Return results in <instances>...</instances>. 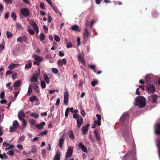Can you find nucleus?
Returning a JSON list of instances; mask_svg holds the SVG:
<instances>
[{"label":"nucleus","mask_w":160,"mask_h":160,"mask_svg":"<svg viewBox=\"0 0 160 160\" xmlns=\"http://www.w3.org/2000/svg\"><path fill=\"white\" fill-rule=\"evenodd\" d=\"M134 104L139 108H142L146 105V99L143 96H139L137 97L135 100Z\"/></svg>","instance_id":"nucleus-1"},{"label":"nucleus","mask_w":160,"mask_h":160,"mask_svg":"<svg viewBox=\"0 0 160 160\" xmlns=\"http://www.w3.org/2000/svg\"><path fill=\"white\" fill-rule=\"evenodd\" d=\"M129 118L128 113L127 112H125L123 113L121 116L120 119V121L122 124H124L128 122Z\"/></svg>","instance_id":"nucleus-2"},{"label":"nucleus","mask_w":160,"mask_h":160,"mask_svg":"<svg viewBox=\"0 0 160 160\" xmlns=\"http://www.w3.org/2000/svg\"><path fill=\"white\" fill-rule=\"evenodd\" d=\"M148 94L154 93L155 91V87L152 84H151L146 86Z\"/></svg>","instance_id":"nucleus-3"},{"label":"nucleus","mask_w":160,"mask_h":160,"mask_svg":"<svg viewBox=\"0 0 160 160\" xmlns=\"http://www.w3.org/2000/svg\"><path fill=\"white\" fill-rule=\"evenodd\" d=\"M30 14V11L28 8H24L21 9L20 15H22L25 17H27Z\"/></svg>","instance_id":"nucleus-4"},{"label":"nucleus","mask_w":160,"mask_h":160,"mask_svg":"<svg viewBox=\"0 0 160 160\" xmlns=\"http://www.w3.org/2000/svg\"><path fill=\"white\" fill-rule=\"evenodd\" d=\"M73 151L72 146L69 147L65 155V159L68 158L72 156Z\"/></svg>","instance_id":"nucleus-5"},{"label":"nucleus","mask_w":160,"mask_h":160,"mask_svg":"<svg viewBox=\"0 0 160 160\" xmlns=\"http://www.w3.org/2000/svg\"><path fill=\"white\" fill-rule=\"evenodd\" d=\"M19 127V124L17 121H14L12 124V126L10 127V132H13L16 128Z\"/></svg>","instance_id":"nucleus-6"},{"label":"nucleus","mask_w":160,"mask_h":160,"mask_svg":"<svg viewBox=\"0 0 160 160\" xmlns=\"http://www.w3.org/2000/svg\"><path fill=\"white\" fill-rule=\"evenodd\" d=\"M39 72L37 74H33L30 80V81L32 82H36L38 80V77H39L40 73V69L39 68Z\"/></svg>","instance_id":"nucleus-7"},{"label":"nucleus","mask_w":160,"mask_h":160,"mask_svg":"<svg viewBox=\"0 0 160 160\" xmlns=\"http://www.w3.org/2000/svg\"><path fill=\"white\" fill-rule=\"evenodd\" d=\"M30 23L34 30L36 32L37 34H38L39 31V28L35 22L31 20L30 21Z\"/></svg>","instance_id":"nucleus-8"},{"label":"nucleus","mask_w":160,"mask_h":160,"mask_svg":"<svg viewBox=\"0 0 160 160\" xmlns=\"http://www.w3.org/2000/svg\"><path fill=\"white\" fill-rule=\"evenodd\" d=\"M69 94L68 92H65L64 93L63 103L65 105H67L68 103Z\"/></svg>","instance_id":"nucleus-9"},{"label":"nucleus","mask_w":160,"mask_h":160,"mask_svg":"<svg viewBox=\"0 0 160 160\" xmlns=\"http://www.w3.org/2000/svg\"><path fill=\"white\" fill-rule=\"evenodd\" d=\"M158 96L156 94H153L152 95L149 96L148 97L149 100L153 102H156L158 98Z\"/></svg>","instance_id":"nucleus-10"},{"label":"nucleus","mask_w":160,"mask_h":160,"mask_svg":"<svg viewBox=\"0 0 160 160\" xmlns=\"http://www.w3.org/2000/svg\"><path fill=\"white\" fill-rule=\"evenodd\" d=\"M96 117L98 119V120L95 121L94 123L95 124L97 125L98 126H100L101 125V116L99 114H97L96 115Z\"/></svg>","instance_id":"nucleus-11"},{"label":"nucleus","mask_w":160,"mask_h":160,"mask_svg":"<svg viewBox=\"0 0 160 160\" xmlns=\"http://www.w3.org/2000/svg\"><path fill=\"white\" fill-rule=\"evenodd\" d=\"M71 29L73 31L76 32H79L81 31V29L78 25H72L71 28Z\"/></svg>","instance_id":"nucleus-12"},{"label":"nucleus","mask_w":160,"mask_h":160,"mask_svg":"<svg viewBox=\"0 0 160 160\" xmlns=\"http://www.w3.org/2000/svg\"><path fill=\"white\" fill-rule=\"evenodd\" d=\"M77 126L78 128H80L83 123V120L82 117L81 116L79 117V118L77 120Z\"/></svg>","instance_id":"nucleus-13"},{"label":"nucleus","mask_w":160,"mask_h":160,"mask_svg":"<svg viewBox=\"0 0 160 160\" xmlns=\"http://www.w3.org/2000/svg\"><path fill=\"white\" fill-rule=\"evenodd\" d=\"M64 140L65 139L63 136L61 137L59 139V143L58 144V145L61 149H62L63 144Z\"/></svg>","instance_id":"nucleus-14"},{"label":"nucleus","mask_w":160,"mask_h":160,"mask_svg":"<svg viewBox=\"0 0 160 160\" xmlns=\"http://www.w3.org/2000/svg\"><path fill=\"white\" fill-rule=\"evenodd\" d=\"M90 34V33H89L88 29L86 28L83 32V38L85 39H87L88 38V37Z\"/></svg>","instance_id":"nucleus-15"},{"label":"nucleus","mask_w":160,"mask_h":160,"mask_svg":"<svg viewBox=\"0 0 160 160\" xmlns=\"http://www.w3.org/2000/svg\"><path fill=\"white\" fill-rule=\"evenodd\" d=\"M79 147L84 152L87 153L88 151L87 147L82 142H80L79 144Z\"/></svg>","instance_id":"nucleus-16"},{"label":"nucleus","mask_w":160,"mask_h":160,"mask_svg":"<svg viewBox=\"0 0 160 160\" xmlns=\"http://www.w3.org/2000/svg\"><path fill=\"white\" fill-rule=\"evenodd\" d=\"M64 41L66 45V47L68 48H69L72 47V42L70 41H68V39L65 38Z\"/></svg>","instance_id":"nucleus-17"},{"label":"nucleus","mask_w":160,"mask_h":160,"mask_svg":"<svg viewBox=\"0 0 160 160\" xmlns=\"http://www.w3.org/2000/svg\"><path fill=\"white\" fill-rule=\"evenodd\" d=\"M32 57L37 61H42L43 60L42 58L41 57L35 54H33Z\"/></svg>","instance_id":"nucleus-18"},{"label":"nucleus","mask_w":160,"mask_h":160,"mask_svg":"<svg viewBox=\"0 0 160 160\" xmlns=\"http://www.w3.org/2000/svg\"><path fill=\"white\" fill-rule=\"evenodd\" d=\"M90 126V124H87L85 126L83 127L82 128V133L83 134H85L88 131L89 127Z\"/></svg>","instance_id":"nucleus-19"},{"label":"nucleus","mask_w":160,"mask_h":160,"mask_svg":"<svg viewBox=\"0 0 160 160\" xmlns=\"http://www.w3.org/2000/svg\"><path fill=\"white\" fill-rule=\"evenodd\" d=\"M155 130L156 134H160V124H157L156 125L155 127Z\"/></svg>","instance_id":"nucleus-20"},{"label":"nucleus","mask_w":160,"mask_h":160,"mask_svg":"<svg viewBox=\"0 0 160 160\" xmlns=\"http://www.w3.org/2000/svg\"><path fill=\"white\" fill-rule=\"evenodd\" d=\"M66 64V59L63 58L62 60H59L58 61V64L59 66H62L63 64Z\"/></svg>","instance_id":"nucleus-21"},{"label":"nucleus","mask_w":160,"mask_h":160,"mask_svg":"<svg viewBox=\"0 0 160 160\" xmlns=\"http://www.w3.org/2000/svg\"><path fill=\"white\" fill-rule=\"evenodd\" d=\"M25 114L22 111H20L19 112L18 114V116L19 119L21 120L22 118L24 117Z\"/></svg>","instance_id":"nucleus-22"},{"label":"nucleus","mask_w":160,"mask_h":160,"mask_svg":"<svg viewBox=\"0 0 160 160\" xmlns=\"http://www.w3.org/2000/svg\"><path fill=\"white\" fill-rule=\"evenodd\" d=\"M153 75L152 74L147 75L145 77V79L147 83H148L150 81L152 78V77Z\"/></svg>","instance_id":"nucleus-23"},{"label":"nucleus","mask_w":160,"mask_h":160,"mask_svg":"<svg viewBox=\"0 0 160 160\" xmlns=\"http://www.w3.org/2000/svg\"><path fill=\"white\" fill-rule=\"evenodd\" d=\"M78 58L79 61L81 62L83 65H85L86 62L83 58L81 56L80 54L78 55Z\"/></svg>","instance_id":"nucleus-24"},{"label":"nucleus","mask_w":160,"mask_h":160,"mask_svg":"<svg viewBox=\"0 0 160 160\" xmlns=\"http://www.w3.org/2000/svg\"><path fill=\"white\" fill-rule=\"evenodd\" d=\"M94 133L97 140L98 141H100L101 140V138L98 132L96 130H95L94 131Z\"/></svg>","instance_id":"nucleus-25"},{"label":"nucleus","mask_w":160,"mask_h":160,"mask_svg":"<svg viewBox=\"0 0 160 160\" xmlns=\"http://www.w3.org/2000/svg\"><path fill=\"white\" fill-rule=\"evenodd\" d=\"M21 80H18L16 81L13 84V87L14 88H17L19 87L21 84Z\"/></svg>","instance_id":"nucleus-26"},{"label":"nucleus","mask_w":160,"mask_h":160,"mask_svg":"<svg viewBox=\"0 0 160 160\" xmlns=\"http://www.w3.org/2000/svg\"><path fill=\"white\" fill-rule=\"evenodd\" d=\"M61 157L60 153L59 152H57L54 158V160H60Z\"/></svg>","instance_id":"nucleus-27"},{"label":"nucleus","mask_w":160,"mask_h":160,"mask_svg":"<svg viewBox=\"0 0 160 160\" xmlns=\"http://www.w3.org/2000/svg\"><path fill=\"white\" fill-rule=\"evenodd\" d=\"M68 135L71 139L72 140L74 139L75 137L72 130H71L69 131L68 132Z\"/></svg>","instance_id":"nucleus-28"},{"label":"nucleus","mask_w":160,"mask_h":160,"mask_svg":"<svg viewBox=\"0 0 160 160\" xmlns=\"http://www.w3.org/2000/svg\"><path fill=\"white\" fill-rule=\"evenodd\" d=\"M27 39L26 36H22L19 37L17 38V41L18 42H22L23 40L25 41Z\"/></svg>","instance_id":"nucleus-29"},{"label":"nucleus","mask_w":160,"mask_h":160,"mask_svg":"<svg viewBox=\"0 0 160 160\" xmlns=\"http://www.w3.org/2000/svg\"><path fill=\"white\" fill-rule=\"evenodd\" d=\"M18 64L11 63L8 66V68L9 69H12L18 67Z\"/></svg>","instance_id":"nucleus-30"},{"label":"nucleus","mask_w":160,"mask_h":160,"mask_svg":"<svg viewBox=\"0 0 160 160\" xmlns=\"http://www.w3.org/2000/svg\"><path fill=\"white\" fill-rule=\"evenodd\" d=\"M45 124L44 122H42L39 124L36 125V127L38 129H41L42 128L43 126H44Z\"/></svg>","instance_id":"nucleus-31"},{"label":"nucleus","mask_w":160,"mask_h":160,"mask_svg":"<svg viewBox=\"0 0 160 160\" xmlns=\"http://www.w3.org/2000/svg\"><path fill=\"white\" fill-rule=\"evenodd\" d=\"M43 77L45 81L46 82L47 84H48L50 82L49 79V77H48L47 75L46 74H44L43 75Z\"/></svg>","instance_id":"nucleus-32"},{"label":"nucleus","mask_w":160,"mask_h":160,"mask_svg":"<svg viewBox=\"0 0 160 160\" xmlns=\"http://www.w3.org/2000/svg\"><path fill=\"white\" fill-rule=\"evenodd\" d=\"M32 62L30 61H28V63L26 64L25 68H29L31 67Z\"/></svg>","instance_id":"nucleus-33"},{"label":"nucleus","mask_w":160,"mask_h":160,"mask_svg":"<svg viewBox=\"0 0 160 160\" xmlns=\"http://www.w3.org/2000/svg\"><path fill=\"white\" fill-rule=\"evenodd\" d=\"M25 138V137L24 135H22L19 138L18 142V143L20 142H21L23 141Z\"/></svg>","instance_id":"nucleus-34"},{"label":"nucleus","mask_w":160,"mask_h":160,"mask_svg":"<svg viewBox=\"0 0 160 160\" xmlns=\"http://www.w3.org/2000/svg\"><path fill=\"white\" fill-rule=\"evenodd\" d=\"M41 85L42 88H44L46 87V84L44 81H41Z\"/></svg>","instance_id":"nucleus-35"},{"label":"nucleus","mask_w":160,"mask_h":160,"mask_svg":"<svg viewBox=\"0 0 160 160\" xmlns=\"http://www.w3.org/2000/svg\"><path fill=\"white\" fill-rule=\"evenodd\" d=\"M11 16L13 21H15L16 20L17 16L14 12L12 13Z\"/></svg>","instance_id":"nucleus-36"},{"label":"nucleus","mask_w":160,"mask_h":160,"mask_svg":"<svg viewBox=\"0 0 160 160\" xmlns=\"http://www.w3.org/2000/svg\"><path fill=\"white\" fill-rule=\"evenodd\" d=\"M31 116L32 117H34L36 118H38L39 115L38 114H37L36 113H31Z\"/></svg>","instance_id":"nucleus-37"},{"label":"nucleus","mask_w":160,"mask_h":160,"mask_svg":"<svg viewBox=\"0 0 160 160\" xmlns=\"http://www.w3.org/2000/svg\"><path fill=\"white\" fill-rule=\"evenodd\" d=\"M8 157L7 156L6 153H4L3 154V156L0 154V158H1L2 159H6Z\"/></svg>","instance_id":"nucleus-38"},{"label":"nucleus","mask_w":160,"mask_h":160,"mask_svg":"<svg viewBox=\"0 0 160 160\" xmlns=\"http://www.w3.org/2000/svg\"><path fill=\"white\" fill-rule=\"evenodd\" d=\"M97 21V20H96L95 19H93L92 20L91 23H90V27H91V28H92V27L93 24L95 23Z\"/></svg>","instance_id":"nucleus-39"},{"label":"nucleus","mask_w":160,"mask_h":160,"mask_svg":"<svg viewBox=\"0 0 160 160\" xmlns=\"http://www.w3.org/2000/svg\"><path fill=\"white\" fill-rule=\"evenodd\" d=\"M54 39L57 42H58L60 41V38L58 36L54 35Z\"/></svg>","instance_id":"nucleus-40"},{"label":"nucleus","mask_w":160,"mask_h":160,"mask_svg":"<svg viewBox=\"0 0 160 160\" xmlns=\"http://www.w3.org/2000/svg\"><path fill=\"white\" fill-rule=\"evenodd\" d=\"M52 71L53 73L56 74L58 73V70L55 68H52Z\"/></svg>","instance_id":"nucleus-41"},{"label":"nucleus","mask_w":160,"mask_h":160,"mask_svg":"<svg viewBox=\"0 0 160 160\" xmlns=\"http://www.w3.org/2000/svg\"><path fill=\"white\" fill-rule=\"evenodd\" d=\"M40 38L41 41H42L45 39V35L43 33H41L40 35Z\"/></svg>","instance_id":"nucleus-42"},{"label":"nucleus","mask_w":160,"mask_h":160,"mask_svg":"<svg viewBox=\"0 0 160 160\" xmlns=\"http://www.w3.org/2000/svg\"><path fill=\"white\" fill-rule=\"evenodd\" d=\"M128 131L127 129L123 132V135L125 138L128 135Z\"/></svg>","instance_id":"nucleus-43"},{"label":"nucleus","mask_w":160,"mask_h":160,"mask_svg":"<svg viewBox=\"0 0 160 160\" xmlns=\"http://www.w3.org/2000/svg\"><path fill=\"white\" fill-rule=\"evenodd\" d=\"M48 132L47 130H45L43 131L40 132L39 134H38V135L39 136L40 135L42 136L43 135H45Z\"/></svg>","instance_id":"nucleus-44"},{"label":"nucleus","mask_w":160,"mask_h":160,"mask_svg":"<svg viewBox=\"0 0 160 160\" xmlns=\"http://www.w3.org/2000/svg\"><path fill=\"white\" fill-rule=\"evenodd\" d=\"M32 86L31 85L29 86L28 90V93H29V95L32 92Z\"/></svg>","instance_id":"nucleus-45"},{"label":"nucleus","mask_w":160,"mask_h":160,"mask_svg":"<svg viewBox=\"0 0 160 160\" xmlns=\"http://www.w3.org/2000/svg\"><path fill=\"white\" fill-rule=\"evenodd\" d=\"M14 154V152L13 150H10L7 152V154L8 155H10L11 156H12Z\"/></svg>","instance_id":"nucleus-46"},{"label":"nucleus","mask_w":160,"mask_h":160,"mask_svg":"<svg viewBox=\"0 0 160 160\" xmlns=\"http://www.w3.org/2000/svg\"><path fill=\"white\" fill-rule=\"evenodd\" d=\"M6 34L8 38H9L12 36V33L9 32H7Z\"/></svg>","instance_id":"nucleus-47"},{"label":"nucleus","mask_w":160,"mask_h":160,"mask_svg":"<svg viewBox=\"0 0 160 160\" xmlns=\"http://www.w3.org/2000/svg\"><path fill=\"white\" fill-rule=\"evenodd\" d=\"M98 81L96 80H94L91 83L92 85L93 86L95 87L96 85H97L98 84Z\"/></svg>","instance_id":"nucleus-48"},{"label":"nucleus","mask_w":160,"mask_h":160,"mask_svg":"<svg viewBox=\"0 0 160 160\" xmlns=\"http://www.w3.org/2000/svg\"><path fill=\"white\" fill-rule=\"evenodd\" d=\"M3 1L6 4H11L12 3V0H3Z\"/></svg>","instance_id":"nucleus-49"},{"label":"nucleus","mask_w":160,"mask_h":160,"mask_svg":"<svg viewBox=\"0 0 160 160\" xmlns=\"http://www.w3.org/2000/svg\"><path fill=\"white\" fill-rule=\"evenodd\" d=\"M34 90L37 92H38L39 91V87L38 86L35 85V84H34Z\"/></svg>","instance_id":"nucleus-50"},{"label":"nucleus","mask_w":160,"mask_h":160,"mask_svg":"<svg viewBox=\"0 0 160 160\" xmlns=\"http://www.w3.org/2000/svg\"><path fill=\"white\" fill-rule=\"evenodd\" d=\"M81 116H79L77 114H74L73 115V118L74 119H76L77 120L79 118V117Z\"/></svg>","instance_id":"nucleus-51"},{"label":"nucleus","mask_w":160,"mask_h":160,"mask_svg":"<svg viewBox=\"0 0 160 160\" xmlns=\"http://www.w3.org/2000/svg\"><path fill=\"white\" fill-rule=\"evenodd\" d=\"M69 110H70V109L69 108H68L66 109L65 112V117H67L68 116V113L69 111Z\"/></svg>","instance_id":"nucleus-52"},{"label":"nucleus","mask_w":160,"mask_h":160,"mask_svg":"<svg viewBox=\"0 0 160 160\" xmlns=\"http://www.w3.org/2000/svg\"><path fill=\"white\" fill-rule=\"evenodd\" d=\"M36 98V96L31 97L29 98V100L31 102H33L35 100Z\"/></svg>","instance_id":"nucleus-53"},{"label":"nucleus","mask_w":160,"mask_h":160,"mask_svg":"<svg viewBox=\"0 0 160 160\" xmlns=\"http://www.w3.org/2000/svg\"><path fill=\"white\" fill-rule=\"evenodd\" d=\"M4 48V46L2 44H0V53H1L2 50Z\"/></svg>","instance_id":"nucleus-54"},{"label":"nucleus","mask_w":160,"mask_h":160,"mask_svg":"<svg viewBox=\"0 0 160 160\" xmlns=\"http://www.w3.org/2000/svg\"><path fill=\"white\" fill-rule=\"evenodd\" d=\"M9 13L8 12H7L5 14L4 16V18L5 19H7L8 18V16L9 15Z\"/></svg>","instance_id":"nucleus-55"},{"label":"nucleus","mask_w":160,"mask_h":160,"mask_svg":"<svg viewBox=\"0 0 160 160\" xmlns=\"http://www.w3.org/2000/svg\"><path fill=\"white\" fill-rule=\"evenodd\" d=\"M18 74L17 73H15L13 74L12 77V79L13 80L15 79L16 78V77L18 76Z\"/></svg>","instance_id":"nucleus-56"},{"label":"nucleus","mask_w":160,"mask_h":160,"mask_svg":"<svg viewBox=\"0 0 160 160\" xmlns=\"http://www.w3.org/2000/svg\"><path fill=\"white\" fill-rule=\"evenodd\" d=\"M89 139L92 141H93L94 140L92 135L91 134H89L88 135Z\"/></svg>","instance_id":"nucleus-57"},{"label":"nucleus","mask_w":160,"mask_h":160,"mask_svg":"<svg viewBox=\"0 0 160 160\" xmlns=\"http://www.w3.org/2000/svg\"><path fill=\"white\" fill-rule=\"evenodd\" d=\"M46 153V151L45 149H43L42 151V154L43 157H45Z\"/></svg>","instance_id":"nucleus-58"},{"label":"nucleus","mask_w":160,"mask_h":160,"mask_svg":"<svg viewBox=\"0 0 160 160\" xmlns=\"http://www.w3.org/2000/svg\"><path fill=\"white\" fill-rule=\"evenodd\" d=\"M81 114L82 117H84L86 115V113L84 110L83 109L81 110Z\"/></svg>","instance_id":"nucleus-59"},{"label":"nucleus","mask_w":160,"mask_h":160,"mask_svg":"<svg viewBox=\"0 0 160 160\" xmlns=\"http://www.w3.org/2000/svg\"><path fill=\"white\" fill-rule=\"evenodd\" d=\"M22 122L23 126L24 127H25L27 124V122H26L25 120L24 119H22Z\"/></svg>","instance_id":"nucleus-60"},{"label":"nucleus","mask_w":160,"mask_h":160,"mask_svg":"<svg viewBox=\"0 0 160 160\" xmlns=\"http://www.w3.org/2000/svg\"><path fill=\"white\" fill-rule=\"evenodd\" d=\"M4 92H1L0 94V97L1 99H3L4 97Z\"/></svg>","instance_id":"nucleus-61"},{"label":"nucleus","mask_w":160,"mask_h":160,"mask_svg":"<svg viewBox=\"0 0 160 160\" xmlns=\"http://www.w3.org/2000/svg\"><path fill=\"white\" fill-rule=\"evenodd\" d=\"M17 148L19 149L20 150H21L22 148L23 147L22 145L21 144H18L17 146Z\"/></svg>","instance_id":"nucleus-62"},{"label":"nucleus","mask_w":160,"mask_h":160,"mask_svg":"<svg viewBox=\"0 0 160 160\" xmlns=\"http://www.w3.org/2000/svg\"><path fill=\"white\" fill-rule=\"evenodd\" d=\"M3 145L5 147H8L9 146V144L7 143L6 142H3Z\"/></svg>","instance_id":"nucleus-63"},{"label":"nucleus","mask_w":160,"mask_h":160,"mask_svg":"<svg viewBox=\"0 0 160 160\" xmlns=\"http://www.w3.org/2000/svg\"><path fill=\"white\" fill-rule=\"evenodd\" d=\"M152 17L153 18H155L156 17L158 16V14L156 12H153L152 13Z\"/></svg>","instance_id":"nucleus-64"}]
</instances>
